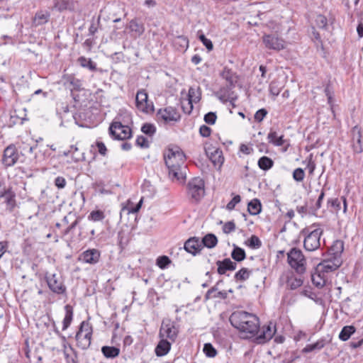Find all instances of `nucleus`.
<instances>
[{
    "label": "nucleus",
    "instance_id": "nucleus-32",
    "mask_svg": "<svg viewBox=\"0 0 363 363\" xmlns=\"http://www.w3.org/2000/svg\"><path fill=\"white\" fill-rule=\"evenodd\" d=\"M284 136H278L276 131L270 130L267 135L269 143H272L275 146H282L284 144Z\"/></svg>",
    "mask_w": 363,
    "mask_h": 363
},
{
    "label": "nucleus",
    "instance_id": "nucleus-31",
    "mask_svg": "<svg viewBox=\"0 0 363 363\" xmlns=\"http://www.w3.org/2000/svg\"><path fill=\"white\" fill-rule=\"evenodd\" d=\"M262 210V204L259 199H254L248 203L247 211L252 216L258 215Z\"/></svg>",
    "mask_w": 363,
    "mask_h": 363
},
{
    "label": "nucleus",
    "instance_id": "nucleus-6",
    "mask_svg": "<svg viewBox=\"0 0 363 363\" xmlns=\"http://www.w3.org/2000/svg\"><path fill=\"white\" fill-rule=\"evenodd\" d=\"M45 279L50 290L57 295H66L67 287L62 275L55 273L46 272Z\"/></svg>",
    "mask_w": 363,
    "mask_h": 363
},
{
    "label": "nucleus",
    "instance_id": "nucleus-23",
    "mask_svg": "<svg viewBox=\"0 0 363 363\" xmlns=\"http://www.w3.org/2000/svg\"><path fill=\"white\" fill-rule=\"evenodd\" d=\"M76 2L74 0H56L54 4V9L60 12L66 10L74 11Z\"/></svg>",
    "mask_w": 363,
    "mask_h": 363
},
{
    "label": "nucleus",
    "instance_id": "nucleus-56",
    "mask_svg": "<svg viewBox=\"0 0 363 363\" xmlns=\"http://www.w3.org/2000/svg\"><path fill=\"white\" fill-rule=\"evenodd\" d=\"M220 99L229 100L230 102L234 106L233 101L237 99L236 96H233V92L228 91L220 97Z\"/></svg>",
    "mask_w": 363,
    "mask_h": 363
},
{
    "label": "nucleus",
    "instance_id": "nucleus-27",
    "mask_svg": "<svg viewBox=\"0 0 363 363\" xmlns=\"http://www.w3.org/2000/svg\"><path fill=\"white\" fill-rule=\"evenodd\" d=\"M325 338H320L313 344L307 345L303 350V353H308L313 350H320L323 348L328 342Z\"/></svg>",
    "mask_w": 363,
    "mask_h": 363
},
{
    "label": "nucleus",
    "instance_id": "nucleus-22",
    "mask_svg": "<svg viewBox=\"0 0 363 363\" xmlns=\"http://www.w3.org/2000/svg\"><path fill=\"white\" fill-rule=\"evenodd\" d=\"M133 35L135 37L141 36L145 32V26L138 18H133L130 22L127 27Z\"/></svg>",
    "mask_w": 363,
    "mask_h": 363
},
{
    "label": "nucleus",
    "instance_id": "nucleus-34",
    "mask_svg": "<svg viewBox=\"0 0 363 363\" xmlns=\"http://www.w3.org/2000/svg\"><path fill=\"white\" fill-rule=\"evenodd\" d=\"M355 328L352 325L344 326L339 334V338L342 341H347L354 333Z\"/></svg>",
    "mask_w": 363,
    "mask_h": 363
},
{
    "label": "nucleus",
    "instance_id": "nucleus-60",
    "mask_svg": "<svg viewBox=\"0 0 363 363\" xmlns=\"http://www.w3.org/2000/svg\"><path fill=\"white\" fill-rule=\"evenodd\" d=\"M136 144H137V145H138L141 147H148L147 139L143 135L138 136L137 138Z\"/></svg>",
    "mask_w": 363,
    "mask_h": 363
},
{
    "label": "nucleus",
    "instance_id": "nucleus-35",
    "mask_svg": "<svg viewBox=\"0 0 363 363\" xmlns=\"http://www.w3.org/2000/svg\"><path fill=\"white\" fill-rule=\"evenodd\" d=\"M79 64L84 68L89 69L90 71L96 70V65L91 58H86L84 56L79 57L77 60Z\"/></svg>",
    "mask_w": 363,
    "mask_h": 363
},
{
    "label": "nucleus",
    "instance_id": "nucleus-41",
    "mask_svg": "<svg viewBox=\"0 0 363 363\" xmlns=\"http://www.w3.org/2000/svg\"><path fill=\"white\" fill-rule=\"evenodd\" d=\"M203 351L208 357H214L217 354L216 350L211 343L204 344Z\"/></svg>",
    "mask_w": 363,
    "mask_h": 363
},
{
    "label": "nucleus",
    "instance_id": "nucleus-24",
    "mask_svg": "<svg viewBox=\"0 0 363 363\" xmlns=\"http://www.w3.org/2000/svg\"><path fill=\"white\" fill-rule=\"evenodd\" d=\"M50 13L48 11L40 10L35 13L33 18V24L39 26L45 24L50 19Z\"/></svg>",
    "mask_w": 363,
    "mask_h": 363
},
{
    "label": "nucleus",
    "instance_id": "nucleus-13",
    "mask_svg": "<svg viewBox=\"0 0 363 363\" xmlns=\"http://www.w3.org/2000/svg\"><path fill=\"white\" fill-rule=\"evenodd\" d=\"M263 43L268 49L280 50L285 48L284 41L276 35H264L262 38Z\"/></svg>",
    "mask_w": 363,
    "mask_h": 363
},
{
    "label": "nucleus",
    "instance_id": "nucleus-54",
    "mask_svg": "<svg viewBox=\"0 0 363 363\" xmlns=\"http://www.w3.org/2000/svg\"><path fill=\"white\" fill-rule=\"evenodd\" d=\"M100 22V17L98 18V20L96 23L94 22V20L93 19L91 23V26L89 28V34L90 35H94L98 30V25Z\"/></svg>",
    "mask_w": 363,
    "mask_h": 363
},
{
    "label": "nucleus",
    "instance_id": "nucleus-25",
    "mask_svg": "<svg viewBox=\"0 0 363 363\" xmlns=\"http://www.w3.org/2000/svg\"><path fill=\"white\" fill-rule=\"evenodd\" d=\"M170 349L171 343L167 340L162 338L155 347V354L158 357H162L166 355Z\"/></svg>",
    "mask_w": 363,
    "mask_h": 363
},
{
    "label": "nucleus",
    "instance_id": "nucleus-53",
    "mask_svg": "<svg viewBox=\"0 0 363 363\" xmlns=\"http://www.w3.org/2000/svg\"><path fill=\"white\" fill-rule=\"evenodd\" d=\"M267 114V111L264 108H261L258 110L255 114V120L257 122H261L263 121L264 118Z\"/></svg>",
    "mask_w": 363,
    "mask_h": 363
},
{
    "label": "nucleus",
    "instance_id": "nucleus-18",
    "mask_svg": "<svg viewBox=\"0 0 363 363\" xmlns=\"http://www.w3.org/2000/svg\"><path fill=\"white\" fill-rule=\"evenodd\" d=\"M100 252L96 249H89L81 255V259L88 264H94L99 261Z\"/></svg>",
    "mask_w": 363,
    "mask_h": 363
},
{
    "label": "nucleus",
    "instance_id": "nucleus-46",
    "mask_svg": "<svg viewBox=\"0 0 363 363\" xmlns=\"http://www.w3.org/2000/svg\"><path fill=\"white\" fill-rule=\"evenodd\" d=\"M141 130L146 135H152L156 132V128L154 125L150 123H145L142 128Z\"/></svg>",
    "mask_w": 363,
    "mask_h": 363
},
{
    "label": "nucleus",
    "instance_id": "nucleus-49",
    "mask_svg": "<svg viewBox=\"0 0 363 363\" xmlns=\"http://www.w3.org/2000/svg\"><path fill=\"white\" fill-rule=\"evenodd\" d=\"M199 38L208 50L211 51L213 50V45L210 39L206 38V36L203 34L200 35Z\"/></svg>",
    "mask_w": 363,
    "mask_h": 363
},
{
    "label": "nucleus",
    "instance_id": "nucleus-21",
    "mask_svg": "<svg viewBox=\"0 0 363 363\" xmlns=\"http://www.w3.org/2000/svg\"><path fill=\"white\" fill-rule=\"evenodd\" d=\"M352 140H356V143L353 144V150L355 152L360 153L363 151L362 147V136L360 128L355 125L352 129Z\"/></svg>",
    "mask_w": 363,
    "mask_h": 363
},
{
    "label": "nucleus",
    "instance_id": "nucleus-30",
    "mask_svg": "<svg viewBox=\"0 0 363 363\" xmlns=\"http://www.w3.org/2000/svg\"><path fill=\"white\" fill-rule=\"evenodd\" d=\"M202 249L204 247L208 248H213L217 245V237L213 233H208L201 240Z\"/></svg>",
    "mask_w": 363,
    "mask_h": 363
},
{
    "label": "nucleus",
    "instance_id": "nucleus-44",
    "mask_svg": "<svg viewBox=\"0 0 363 363\" xmlns=\"http://www.w3.org/2000/svg\"><path fill=\"white\" fill-rule=\"evenodd\" d=\"M305 177V172L302 168H296L293 172V179L298 182H302Z\"/></svg>",
    "mask_w": 363,
    "mask_h": 363
},
{
    "label": "nucleus",
    "instance_id": "nucleus-2",
    "mask_svg": "<svg viewBox=\"0 0 363 363\" xmlns=\"http://www.w3.org/2000/svg\"><path fill=\"white\" fill-rule=\"evenodd\" d=\"M185 158L184 152L178 148L168 149L164 152L165 164L169 171V177L172 181L184 182L186 174Z\"/></svg>",
    "mask_w": 363,
    "mask_h": 363
},
{
    "label": "nucleus",
    "instance_id": "nucleus-62",
    "mask_svg": "<svg viewBox=\"0 0 363 363\" xmlns=\"http://www.w3.org/2000/svg\"><path fill=\"white\" fill-rule=\"evenodd\" d=\"M269 91L270 94L277 96L279 94V88H278L274 82H272L269 85Z\"/></svg>",
    "mask_w": 363,
    "mask_h": 363
},
{
    "label": "nucleus",
    "instance_id": "nucleus-55",
    "mask_svg": "<svg viewBox=\"0 0 363 363\" xmlns=\"http://www.w3.org/2000/svg\"><path fill=\"white\" fill-rule=\"evenodd\" d=\"M199 133L202 137L207 138V137L210 136L211 133V129L208 126H207L206 125H203L199 128Z\"/></svg>",
    "mask_w": 363,
    "mask_h": 363
},
{
    "label": "nucleus",
    "instance_id": "nucleus-15",
    "mask_svg": "<svg viewBox=\"0 0 363 363\" xmlns=\"http://www.w3.org/2000/svg\"><path fill=\"white\" fill-rule=\"evenodd\" d=\"M184 249L188 252L195 256L199 254L203 249L201 240L197 237H191L189 238L184 245Z\"/></svg>",
    "mask_w": 363,
    "mask_h": 363
},
{
    "label": "nucleus",
    "instance_id": "nucleus-52",
    "mask_svg": "<svg viewBox=\"0 0 363 363\" xmlns=\"http://www.w3.org/2000/svg\"><path fill=\"white\" fill-rule=\"evenodd\" d=\"M197 90L191 87L189 90V103L191 104V101H194L195 102L198 101L200 99L199 94H196Z\"/></svg>",
    "mask_w": 363,
    "mask_h": 363
},
{
    "label": "nucleus",
    "instance_id": "nucleus-58",
    "mask_svg": "<svg viewBox=\"0 0 363 363\" xmlns=\"http://www.w3.org/2000/svg\"><path fill=\"white\" fill-rule=\"evenodd\" d=\"M55 184L58 189H63L66 185V180L62 177H57L55 179Z\"/></svg>",
    "mask_w": 363,
    "mask_h": 363
},
{
    "label": "nucleus",
    "instance_id": "nucleus-51",
    "mask_svg": "<svg viewBox=\"0 0 363 363\" xmlns=\"http://www.w3.org/2000/svg\"><path fill=\"white\" fill-rule=\"evenodd\" d=\"M235 230V225L233 221L225 223L223 227V231L225 234L230 233Z\"/></svg>",
    "mask_w": 363,
    "mask_h": 363
},
{
    "label": "nucleus",
    "instance_id": "nucleus-63",
    "mask_svg": "<svg viewBox=\"0 0 363 363\" xmlns=\"http://www.w3.org/2000/svg\"><path fill=\"white\" fill-rule=\"evenodd\" d=\"M324 196H325V192L323 190L321 191L318 198V200L316 201V203H315V208L314 209V211H317L318 209L320 208L321 207V203H322V201L324 199Z\"/></svg>",
    "mask_w": 363,
    "mask_h": 363
},
{
    "label": "nucleus",
    "instance_id": "nucleus-45",
    "mask_svg": "<svg viewBox=\"0 0 363 363\" xmlns=\"http://www.w3.org/2000/svg\"><path fill=\"white\" fill-rule=\"evenodd\" d=\"M315 24L320 28H326L328 25L327 18L321 14H319L315 18Z\"/></svg>",
    "mask_w": 363,
    "mask_h": 363
},
{
    "label": "nucleus",
    "instance_id": "nucleus-37",
    "mask_svg": "<svg viewBox=\"0 0 363 363\" xmlns=\"http://www.w3.org/2000/svg\"><path fill=\"white\" fill-rule=\"evenodd\" d=\"M103 354L107 358H114L118 356L120 350L116 347L104 346L101 348Z\"/></svg>",
    "mask_w": 363,
    "mask_h": 363
},
{
    "label": "nucleus",
    "instance_id": "nucleus-50",
    "mask_svg": "<svg viewBox=\"0 0 363 363\" xmlns=\"http://www.w3.org/2000/svg\"><path fill=\"white\" fill-rule=\"evenodd\" d=\"M241 201V197L239 195L235 196L230 201L228 202V203L226 206V208L228 211H232L235 208L236 204L240 203Z\"/></svg>",
    "mask_w": 363,
    "mask_h": 363
},
{
    "label": "nucleus",
    "instance_id": "nucleus-20",
    "mask_svg": "<svg viewBox=\"0 0 363 363\" xmlns=\"http://www.w3.org/2000/svg\"><path fill=\"white\" fill-rule=\"evenodd\" d=\"M220 76L226 81L227 87L229 89L235 87V84L238 82V76L236 75V73L228 67L223 68L220 73Z\"/></svg>",
    "mask_w": 363,
    "mask_h": 363
},
{
    "label": "nucleus",
    "instance_id": "nucleus-11",
    "mask_svg": "<svg viewBox=\"0 0 363 363\" xmlns=\"http://www.w3.org/2000/svg\"><path fill=\"white\" fill-rule=\"evenodd\" d=\"M135 104L137 108L143 113H150L154 111V105L148 101V95L143 89L138 91Z\"/></svg>",
    "mask_w": 363,
    "mask_h": 363
},
{
    "label": "nucleus",
    "instance_id": "nucleus-16",
    "mask_svg": "<svg viewBox=\"0 0 363 363\" xmlns=\"http://www.w3.org/2000/svg\"><path fill=\"white\" fill-rule=\"evenodd\" d=\"M16 194L12 191L11 188H4L0 191V199H4L6 204V209L9 212H12L16 206Z\"/></svg>",
    "mask_w": 363,
    "mask_h": 363
},
{
    "label": "nucleus",
    "instance_id": "nucleus-5",
    "mask_svg": "<svg viewBox=\"0 0 363 363\" xmlns=\"http://www.w3.org/2000/svg\"><path fill=\"white\" fill-rule=\"evenodd\" d=\"M93 328L89 320L81 323L75 335L77 346L82 350H86L91 343Z\"/></svg>",
    "mask_w": 363,
    "mask_h": 363
},
{
    "label": "nucleus",
    "instance_id": "nucleus-29",
    "mask_svg": "<svg viewBox=\"0 0 363 363\" xmlns=\"http://www.w3.org/2000/svg\"><path fill=\"white\" fill-rule=\"evenodd\" d=\"M173 45L179 51H184L189 47V40L184 35H177L173 39Z\"/></svg>",
    "mask_w": 363,
    "mask_h": 363
},
{
    "label": "nucleus",
    "instance_id": "nucleus-12",
    "mask_svg": "<svg viewBox=\"0 0 363 363\" xmlns=\"http://www.w3.org/2000/svg\"><path fill=\"white\" fill-rule=\"evenodd\" d=\"M179 116L177 111L171 107H167L164 108H160L156 113V120L159 123H163L164 124L171 121H177Z\"/></svg>",
    "mask_w": 363,
    "mask_h": 363
},
{
    "label": "nucleus",
    "instance_id": "nucleus-33",
    "mask_svg": "<svg viewBox=\"0 0 363 363\" xmlns=\"http://www.w3.org/2000/svg\"><path fill=\"white\" fill-rule=\"evenodd\" d=\"M231 257L236 262H242L246 258L245 251L242 248L234 245L231 252Z\"/></svg>",
    "mask_w": 363,
    "mask_h": 363
},
{
    "label": "nucleus",
    "instance_id": "nucleus-26",
    "mask_svg": "<svg viewBox=\"0 0 363 363\" xmlns=\"http://www.w3.org/2000/svg\"><path fill=\"white\" fill-rule=\"evenodd\" d=\"M220 282H222V280L218 281L216 284L211 288L206 294L205 298L206 299H210L213 298H226L228 296V292L226 291H218L217 286Z\"/></svg>",
    "mask_w": 363,
    "mask_h": 363
},
{
    "label": "nucleus",
    "instance_id": "nucleus-4",
    "mask_svg": "<svg viewBox=\"0 0 363 363\" xmlns=\"http://www.w3.org/2000/svg\"><path fill=\"white\" fill-rule=\"evenodd\" d=\"M315 225L304 228L301 233L304 236L303 247L306 250L312 252L318 250L320 246V237L323 230L320 228H313Z\"/></svg>",
    "mask_w": 363,
    "mask_h": 363
},
{
    "label": "nucleus",
    "instance_id": "nucleus-47",
    "mask_svg": "<svg viewBox=\"0 0 363 363\" xmlns=\"http://www.w3.org/2000/svg\"><path fill=\"white\" fill-rule=\"evenodd\" d=\"M171 262L169 258L167 256H161L157 259V264L161 269L166 268Z\"/></svg>",
    "mask_w": 363,
    "mask_h": 363
},
{
    "label": "nucleus",
    "instance_id": "nucleus-39",
    "mask_svg": "<svg viewBox=\"0 0 363 363\" xmlns=\"http://www.w3.org/2000/svg\"><path fill=\"white\" fill-rule=\"evenodd\" d=\"M247 245L252 248V249H259L262 246V242L260 239L253 235H252L247 241H246Z\"/></svg>",
    "mask_w": 363,
    "mask_h": 363
},
{
    "label": "nucleus",
    "instance_id": "nucleus-36",
    "mask_svg": "<svg viewBox=\"0 0 363 363\" xmlns=\"http://www.w3.org/2000/svg\"><path fill=\"white\" fill-rule=\"evenodd\" d=\"M257 164L261 169L267 171L273 167L274 162L269 157L262 156L259 159Z\"/></svg>",
    "mask_w": 363,
    "mask_h": 363
},
{
    "label": "nucleus",
    "instance_id": "nucleus-48",
    "mask_svg": "<svg viewBox=\"0 0 363 363\" xmlns=\"http://www.w3.org/2000/svg\"><path fill=\"white\" fill-rule=\"evenodd\" d=\"M217 116L214 112H208L205 114L203 120L208 125H213L216 123Z\"/></svg>",
    "mask_w": 363,
    "mask_h": 363
},
{
    "label": "nucleus",
    "instance_id": "nucleus-9",
    "mask_svg": "<svg viewBox=\"0 0 363 363\" xmlns=\"http://www.w3.org/2000/svg\"><path fill=\"white\" fill-rule=\"evenodd\" d=\"M179 328L175 322L171 321L170 319H164L162 321L159 335L161 338H169L174 342L178 335Z\"/></svg>",
    "mask_w": 363,
    "mask_h": 363
},
{
    "label": "nucleus",
    "instance_id": "nucleus-57",
    "mask_svg": "<svg viewBox=\"0 0 363 363\" xmlns=\"http://www.w3.org/2000/svg\"><path fill=\"white\" fill-rule=\"evenodd\" d=\"M328 204L332 206L336 211H338L340 209V201L338 199H329L328 201Z\"/></svg>",
    "mask_w": 363,
    "mask_h": 363
},
{
    "label": "nucleus",
    "instance_id": "nucleus-59",
    "mask_svg": "<svg viewBox=\"0 0 363 363\" xmlns=\"http://www.w3.org/2000/svg\"><path fill=\"white\" fill-rule=\"evenodd\" d=\"M96 145L98 148V151L99 152L103 155V156H105L106 155V152H107V149H106V147L105 145V144L101 141H97L96 143Z\"/></svg>",
    "mask_w": 363,
    "mask_h": 363
},
{
    "label": "nucleus",
    "instance_id": "nucleus-43",
    "mask_svg": "<svg viewBox=\"0 0 363 363\" xmlns=\"http://www.w3.org/2000/svg\"><path fill=\"white\" fill-rule=\"evenodd\" d=\"M343 250L344 244L341 240H336L332 247V250L335 257L339 256L342 252Z\"/></svg>",
    "mask_w": 363,
    "mask_h": 363
},
{
    "label": "nucleus",
    "instance_id": "nucleus-38",
    "mask_svg": "<svg viewBox=\"0 0 363 363\" xmlns=\"http://www.w3.org/2000/svg\"><path fill=\"white\" fill-rule=\"evenodd\" d=\"M251 273V270L248 269L247 268L243 267L235 273L234 279L237 281H245L249 279Z\"/></svg>",
    "mask_w": 363,
    "mask_h": 363
},
{
    "label": "nucleus",
    "instance_id": "nucleus-3",
    "mask_svg": "<svg viewBox=\"0 0 363 363\" xmlns=\"http://www.w3.org/2000/svg\"><path fill=\"white\" fill-rule=\"evenodd\" d=\"M131 121L130 115L125 113V116H118L111 123L108 128L110 136L114 140H124L132 137V131L128 124Z\"/></svg>",
    "mask_w": 363,
    "mask_h": 363
},
{
    "label": "nucleus",
    "instance_id": "nucleus-14",
    "mask_svg": "<svg viewBox=\"0 0 363 363\" xmlns=\"http://www.w3.org/2000/svg\"><path fill=\"white\" fill-rule=\"evenodd\" d=\"M340 265V260L335 256L333 259L323 260L322 262L317 265L316 268L318 272H323V273H328L336 270Z\"/></svg>",
    "mask_w": 363,
    "mask_h": 363
},
{
    "label": "nucleus",
    "instance_id": "nucleus-40",
    "mask_svg": "<svg viewBox=\"0 0 363 363\" xmlns=\"http://www.w3.org/2000/svg\"><path fill=\"white\" fill-rule=\"evenodd\" d=\"M105 218L104 213L102 211L96 210L90 213L88 219L94 222L101 221Z\"/></svg>",
    "mask_w": 363,
    "mask_h": 363
},
{
    "label": "nucleus",
    "instance_id": "nucleus-28",
    "mask_svg": "<svg viewBox=\"0 0 363 363\" xmlns=\"http://www.w3.org/2000/svg\"><path fill=\"white\" fill-rule=\"evenodd\" d=\"M311 279L313 284L320 289L325 286L326 281L325 273H323V272H318L317 268H315V272L312 274Z\"/></svg>",
    "mask_w": 363,
    "mask_h": 363
},
{
    "label": "nucleus",
    "instance_id": "nucleus-64",
    "mask_svg": "<svg viewBox=\"0 0 363 363\" xmlns=\"http://www.w3.org/2000/svg\"><path fill=\"white\" fill-rule=\"evenodd\" d=\"M240 150L245 155H250L253 150L252 147L247 146V145L241 144L240 146Z\"/></svg>",
    "mask_w": 363,
    "mask_h": 363
},
{
    "label": "nucleus",
    "instance_id": "nucleus-19",
    "mask_svg": "<svg viewBox=\"0 0 363 363\" xmlns=\"http://www.w3.org/2000/svg\"><path fill=\"white\" fill-rule=\"evenodd\" d=\"M218 266L217 272L219 274H225L227 271H234L237 267V264L230 258H225L223 260L216 262Z\"/></svg>",
    "mask_w": 363,
    "mask_h": 363
},
{
    "label": "nucleus",
    "instance_id": "nucleus-17",
    "mask_svg": "<svg viewBox=\"0 0 363 363\" xmlns=\"http://www.w3.org/2000/svg\"><path fill=\"white\" fill-rule=\"evenodd\" d=\"M206 152L215 167L218 166L220 167L223 164L224 157L223 156V152L220 149L208 147L206 150Z\"/></svg>",
    "mask_w": 363,
    "mask_h": 363
},
{
    "label": "nucleus",
    "instance_id": "nucleus-7",
    "mask_svg": "<svg viewBox=\"0 0 363 363\" xmlns=\"http://www.w3.org/2000/svg\"><path fill=\"white\" fill-rule=\"evenodd\" d=\"M289 264L296 272L302 274L306 271V260L301 250L294 247L287 253Z\"/></svg>",
    "mask_w": 363,
    "mask_h": 363
},
{
    "label": "nucleus",
    "instance_id": "nucleus-8",
    "mask_svg": "<svg viewBox=\"0 0 363 363\" xmlns=\"http://www.w3.org/2000/svg\"><path fill=\"white\" fill-rule=\"evenodd\" d=\"M188 194L196 201H199L204 194V182L199 177H195L188 183Z\"/></svg>",
    "mask_w": 363,
    "mask_h": 363
},
{
    "label": "nucleus",
    "instance_id": "nucleus-61",
    "mask_svg": "<svg viewBox=\"0 0 363 363\" xmlns=\"http://www.w3.org/2000/svg\"><path fill=\"white\" fill-rule=\"evenodd\" d=\"M307 167L309 169V174H313V172L315 169V164L314 161H313V160H312V155H311L309 156L308 164H307Z\"/></svg>",
    "mask_w": 363,
    "mask_h": 363
},
{
    "label": "nucleus",
    "instance_id": "nucleus-10",
    "mask_svg": "<svg viewBox=\"0 0 363 363\" xmlns=\"http://www.w3.org/2000/svg\"><path fill=\"white\" fill-rule=\"evenodd\" d=\"M18 159V152L14 144H10L4 149L1 162L6 168L14 166Z\"/></svg>",
    "mask_w": 363,
    "mask_h": 363
},
{
    "label": "nucleus",
    "instance_id": "nucleus-1",
    "mask_svg": "<svg viewBox=\"0 0 363 363\" xmlns=\"http://www.w3.org/2000/svg\"><path fill=\"white\" fill-rule=\"evenodd\" d=\"M242 339H252L257 344H264L269 341L276 333L275 324L269 322L260 325L259 319H229Z\"/></svg>",
    "mask_w": 363,
    "mask_h": 363
},
{
    "label": "nucleus",
    "instance_id": "nucleus-42",
    "mask_svg": "<svg viewBox=\"0 0 363 363\" xmlns=\"http://www.w3.org/2000/svg\"><path fill=\"white\" fill-rule=\"evenodd\" d=\"M287 284L291 289L294 290L303 284V280L301 278L291 277L289 279Z\"/></svg>",
    "mask_w": 363,
    "mask_h": 363
}]
</instances>
